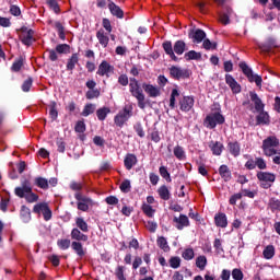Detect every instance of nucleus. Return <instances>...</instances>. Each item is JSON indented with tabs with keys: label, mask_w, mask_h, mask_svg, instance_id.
Returning <instances> with one entry per match:
<instances>
[{
	"label": "nucleus",
	"mask_w": 280,
	"mask_h": 280,
	"mask_svg": "<svg viewBox=\"0 0 280 280\" xmlns=\"http://www.w3.org/2000/svg\"><path fill=\"white\" fill-rule=\"evenodd\" d=\"M249 97L255 105L256 113H258L256 116V126H270V115L268 112L264 110L266 104L261 102V98L256 92H249Z\"/></svg>",
	"instance_id": "obj_1"
},
{
	"label": "nucleus",
	"mask_w": 280,
	"mask_h": 280,
	"mask_svg": "<svg viewBox=\"0 0 280 280\" xmlns=\"http://www.w3.org/2000/svg\"><path fill=\"white\" fill-rule=\"evenodd\" d=\"M14 194L18 198H24L30 205L38 202V195L32 190V182L24 179L21 186L14 188Z\"/></svg>",
	"instance_id": "obj_2"
},
{
	"label": "nucleus",
	"mask_w": 280,
	"mask_h": 280,
	"mask_svg": "<svg viewBox=\"0 0 280 280\" xmlns=\"http://www.w3.org/2000/svg\"><path fill=\"white\" fill-rule=\"evenodd\" d=\"M262 152L265 156H275V154H278V151L276 148H279V140L275 136H270L267 139L262 141Z\"/></svg>",
	"instance_id": "obj_3"
},
{
	"label": "nucleus",
	"mask_w": 280,
	"mask_h": 280,
	"mask_svg": "<svg viewBox=\"0 0 280 280\" xmlns=\"http://www.w3.org/2000/svg\"><path fill=\"white\" fill-rule=\"evenodd\" d=\"M132 105H125L122 110L118 112V114L114 117L115 126H117V128H121L130 119V117H132Z\"/></svg>",
	"instance_id": "obj_4"
},
{
	"label": "nucleus",
	"mask_w": 280,
	"mask_h": 280,
	"mask_svg": "<svg viewBox=\"0 0 280 280\" xmlns=\"http://www.w3.org/2000/svg\"><path fill=\"white\" fill-rule=\"evenodd\" d=\"M224 121H226L224 115H222L220 112H214L206 116L203 124L206 128L213 130L217 126H222Z\"/></svg>",
	"instance_id": "obj_5"
},
{
	"label": "nucleus",
	"mask_w": 280,
	"mask_h": 280,
	"mask_svg": "<svg viewBox=\"0 0 280 280\" xmlns=\"http://www.w3.org/2000/svg\"><path fill=\"white\" fill-rule=\"evenodd\" d=\"M238 67L244 75L247 78L248 82H255L256 86L261 88V82H264V79H261V75L259 74H254L253 69L248 67V63H246V61H241L238 63Z\"/></svg>",
	"instance_id": "obj_6"
},
{
	"label": "nucleus",
	"mask_w": 280,
	"mask_h": 280,
	"mask_svg": "<svg viewBox=\"0 0 280 280\" xmlns=\"http://www.w3.org/2000/svg\"><path fill=\"white\" fill-rule=\"evenodd\" d=\"M256 178L259 180L262 189H270L272 183L277 180V175H275V173L259 171L256 174Z\"/></svg>",
	"instance_id": "obj_7"
},
{
	"label": "nucleus",
	"mask_w": 280,
	"mask_h": 280,
	"mask_svg": "<svg viewBox=\"0 0 280 280\" xmlns=\"http://www.w3.org/2000/svg\"><path fill=\"white\" fill-rule=\"evenodd\" d=\"M129 92L131 93L132 97H136L138 102V107H140L141 110H145V94H143L141 85H139V83L129 85Z\"/></svg>",
	"instance_id": "obj_8"
},
{
	"label": "nucleus",
	"mask_w": 280,
	"mask_h": 280,
	"mask_svg": "<svg viewBox=\"0 0 280 280\" xmlns=\"http://www.w3.org/2000/svg\"><path fill=\"white\" fill-rule=\"evenodd\" d=\"M20 32H22V34L20 35V40L26 47H32V45L36 43V38H34V34H35L34 30L27 28L26 26H22L20 28Z\"/></svg>",
	"instance_id": "obj_9"
},
{
	"label": "nucleus",
	"mask_w": 280,
	"mask_h": 280,
	"mask_svg": "<svg viewBox=\"0 0 280 280\" xmlns=\"http://www.w3.org/2000/svg\"><path fill=\"white\" fill-rule=\"evenodd\" d=\"M74 198L75 200H78L77 209L79 211L86 212L89 211V207H93L95 205V202H93V199H91L90 197L83 196L80 192H75Z\"/></svg>",
	"instance_id": "obj_10"
},
{
	"label": "nucleus",
	"mask_w": 280,
	"mask_h": 280,
	"mask_svg": "<svg viewBox=\"0 0 280 280\" xmlns=\"http://www.w3.org/2000/svg\"><path fill=\"white\" fill-rule=\"evenodd\" d=\"M33 213H38V215L42 213L45 222H49L52 218L51 208H49V203L47 202H39L35 205L33 207Z\"/></svg>",
	"instance_id": "obj_11"
},
{
	"label": "nucleus",
	"mask_w": 280,
	"mask_h": 280,
	"mask_svg": "<svg viewBox=\"0 0 280 280\" xmlns=\"http://www.w3.org/2000/svg\"><path fill=\"white\" fill-rule=\"evenodd\" d=\"M170 75L173 78V80H187L189 75H191V72H189V69H183L180 67L172 66L170 69Z\"/></svg>",
	"instance_id": "obj_12"
},
{
	"label": "nucleus",
	"mask_w": 280,
	"mask_h": 280,
	"mask_svg": "<svg viewBox=\"0 0 280 280\" xmlns=\"http://www.w3.org/2000/svg\"><path fill=\"white\" fill-rule=\"evenodd\" d=\"M110 73H115V67L109 65L108 61L103 60L98 66L96 74L101 75V78H104V75L110 78Z\"/></svg>",
	"instance_id": "obj_13"
},
{
	"label": "nucleus",
	"mask_w": 280,
	"mask_h": 280,
	"mask_svg": "<svg viewBox=\"0 0 280 280\" xmlns=\"http://www.w3.org/2000/svg\"><path fill=\"white\" fill-rule=\"evenodd\" d=\"M194 104H196L194 96H184L179 100V110H182V113H189V110L194 108Z\"/></svg>",
	"instance_id": "obj_14"
},
{
	"label": "nucleus",
	"mask_w": 280,
	"mask_h": 280,
	"mask_svg": "<svg viewBox=\"0 0 280 280\" xmlns=\"http://www.w3.org/2000/svg\"><path fill=\"white\" fill-rule=\"evenodd\" d=\"M188 38H190L192 43H197V45H199V43H202V40L207 38V33H205L201 28L190 30L188 33Z\"/></svg>",
	"instance_id": "obj_15"
},
{
	"label": "nucleus",
	"mask_w": 280,
	"mask_h": 280,
	"mask_svg": "<svg viewBox=\"0 0 280 280\" xmlns=\"http://www.w3.org/2000/svg\"><path fill=\"white\" fill-rule=\"evenodd\" d=\"M225 84L230 86L232 93H234L235 95H237V93H242V85H240V83L236 82L233 75L225 74Z\"/></svg>",
	"instance_id": "obj_16"
},
{
	"label": "nucleus",
	"mask_w": 280,
	"mask_h": 280,
	"mask_svg": "<svg viewBox=\"0 0 280 280\" xmlns=\"http://www.w3.org/2000/svg\"><path fill=\"white\" fill-rule=\"evenodd\" d=\"M173 222L177 231H183V229L189 226V218L186 214H179V217H174Z\"/></svg>",
	"instance_id": "obj_17"
},
{
	"label": "nucleus",
	"mask_w": 280,
	"mask_h": 280,
	"mask_svg": "<svg viewBox=\"0 0 280 280\" xmlns=\"http://www.w3.org/2000/svg\"><path fill=\"white\" fill-rule=\"evenodd\" d=\"M108 4L107 8L115 19H124V11L117 5L113 0H107Z\"/></svg>",
	"instance_id": "obj_18"
},
{
	"label": "nucleus",
	"mask_w": 280,
	"mask_h": 280,
	"mask_svg": "<svg viewBox=\"0 0 280 280\" xmlns=\"http://www.w3.org/2000/svg\"><path fill=\"white\" fill-rule=\"evenodd\" d=\"M142 89L144 93L149 95V97H161V89H159L158 86H154L150 83H143Z\"/></svg>",
	"instance_id": "obj_19"
},
{
	"label": "nucleus",
	"mask_w": 280,
	"mask_h": 280,
	"mask_svg": "<svg viewBox=\"0 0 280 280\" xmlns=\"http://www.w3.org/2000/svg\"><path fill=\"white\" fill-rule=\"evenodd\" d=\"M139 163V160L137 159V155L135 153H127L124 159V166L128 172L132 170L135 165Z\"/></svg>",
	"instance_id": "obj_20"
},
{
	"label": "nucleus",
	"mask_w": 280,
	"mask_h": 280,
	"mask_svg": "<svg viewBox=\"0 0 280 280\" xmlns=\"http://www.w3.org/2000/svg\"><path fill=\"white\" fill-rule=\"evenodd\" d=\"M277 47V39L272 37L267 38L266 43L259 45V49L265 54H270V51Z\"/></svg>",
	"instance_id": "obj_21"
},
{
	"label": "nucleus",
	"mask_w": 280,
	"mask_h": 280,
	"mask_svg": "<svg viewBox=\"0 0 280 280\" xmlns=\"http://www.w3.org/2000/svg\"><path fill=\"white\" fill-rule=\"evenodd\" d=\"M214 224L219 226V229H226L229 226V219H226V214L223 212H219L214 215Z\"/></svg>",
	"instance_id": "obj_22"
},
{
	"label": "nucleus",
	"mask_w": 280,
	"mask_h": 280,
	"mask_svg": "<svg viewBox=\"0 0 280 280\" xmlns=\"http://www.w3.org/2000/svg\"><path fill=\"white\" fill-rule=\"evenodd\" d=\"M162 47L165 51L166 56H170L171 60L174 62H178V58L176 57V54H174V46H172L171 40H166L162 44Z\"/></svg>",
	"instance_id": "obj_23"
},
{
	"label": "nucleus",
	"mask_w": 280,
	"mask_h": 280,
	"mask_svg": "<svg viewBox=\"0 0 280 280\" xmlns=\"http://www.w3.org/2000/svg\"><path fill=\"white\" fill-rule=\"evenodd\" d=\"M48 25H52L57 30L60 40H67V34H65V26L61 22H54L52 20L47 21Z\"/></svg>",
	"instance_id": "obj_24"
},
{
	"label": "nucleus",
	"mask_w": 280,
	"mask_h": 280,
	"mask_svg": "<svg viewBox=\"0 0 280 280\" xmlns=\"http://www.w3.org/2000/svg\"><path fill=\"white\" fill-rule=\"evenodd\" d=\"M219 176L224 180V183H229L231 178H233V175L231 173V168L226 164H222L219 167Z\"/></svg>",
	"instance_id": "obj_25"
},
{
	"label": "nucleus",
	"mask_w": 280,
	"mask_h": 280,
	"mask_svg": "<svg viewBox=\"0 0 280 280\" xmlns=\"http://www.w3.org/2000/svg\"><path fill=\"white\" fill-rule=\"evenodd\" d=\"M96 38H97L100 45H102V47H104V49H106V47H108V43L110 42V38L108 37V35H106V32L104 31V28H100L96 32Z\"/></svg>",
	"instance_id": "obj_26"
},
{
	"label": "nucleus",
	"mask_w": 280,
	"mask_h": 280,
	"mask_svg": "<svg viewBox=\"0 0 280 280\" xmlns=\"http://www.w3.org/2000/svg\"><path fill=\"white\" fill-rule=\"evenodd\" d=\"M70 235L71 240H75L74 242H89V235L81 233L78 228H73Z\"/></svg>",
	"instance_id": "obj_27"
},
{
	"label": "nucleus",
	"mask_w": 280,
	"mask_h": 280,
	"mask_svg": "<svg viewBox=\"0 0 280 280\" xmlns=\"http://www.w3.org/2000/svg\"><path fill=\"white\" fill-rule=\"evenodd\" d=\"M80 62V54L73 52L70 58H68L66 69L67 71H73L75 69V65Z\"/></svg>",
	"instance_id": "obj_28"
},
{
	"label": "nucleus",
	"mask_w": 280,
	"mask_h": 280,
	"mask_svg": "<svg viewBox=\"0 0 280 280\" xmlns=\"http://www.w3.org/2000/svg\"><path fill=\"white\" fill-rule=\"evenodd\" d=\"M209 148L214 156H220L224 150V144L220 141H210Z\"/></svg>",
	"instance_id": "obj_29"
},
{
	"label": "nucleus",
	"mask_w": 280,
	"mask_h": 280,
	"mask_svg": "<svg viewBox=\"0 0 280 280\" xmlns=\"http://www.w3.org/2000/svg\"><path fill=\"white\" fill-rule=\"evenodd\" d=\"M173 51L177 56H183V54H185V51H187V44L185 43V40H183V39L176 40L173 46Z\"/></svg>",
	"instance_id": "obj_30"
},
{
	"label": "nucleus",
	"mask_w": 280,
	"mask_h": 280,
	"mask_svg": "<svg viewBox=\"0 0 280 280\" xmlns=\"http://www.w3.org/2000/svg\"><path fill=\"white\" fill-rule=\"evenodd\" d=\"M228 150L230 152V154H232V156H240L241 152H242V145L237 142H229L228 143Z\"/></svg>",
	"instance_id": "obj_31"
},
{
	"label": "nucleus",
	"mask_w": 280,
	"mask_h": 280,
	"mask_svg": "<svg viewBox=\"0 0 280 280\" xmlns=\"http://www.w3.org/2000/svg\"><path fill=\"white\" fill-rule=\"evenodd\" d=\"M71 248L72 250H74V253L78 255V257H84V255H86V250H84V246L78 242V241H73L71 243Z\"/></svg>",
	"instance_id": "obj_32"
},
{
	"label": "nucleus",
	"mask_w": 280,
	"mask_h": 280,
	"mask_svg": "<svg viewBox=\"0 0 280 280\" xmlns=\"http://www.w3.org/2000/svg\"><path fill=\"white\" fill-rule=\"evenodd\" d=\"M158 194L161 200L167 201L170 198H172V192H170V188H167L165 185L159 187Z\"/></svg>",
	"instance_id": "obj_33"
},
{
	"label": "nucleus",
	"mask_w": 280,
	"mask_h": 280,
	"mask_svg": "<svg viewBox=\"0 0 280 280\" xmlns=\"http://www.w3.org/2000/svg\"><path fill=\"white\" fill-rule=\"evenodd\" d=\"M20 218L25 223H27V222H30V220H32V211L27 208V206L21 207Z\"/></svg>",
	"instance_id": "obj_34"
},
{
	"label": "nucleus",
	"mask_w": 280,
	"mask_h": 280,
	"mask_svg": "<svg viewBox=\"0 0 280 280\" xmlns=\"http://www.w3.org/2000/svg\"><path fill=\"white\" fill-rule=\"evenodd\" d=\"M35 187H38L39 189L47 190L49 189V180L45 177H35L34 179Z\"/></svg>",
	"instance_id": "obj_35"
},
{
	"label": "nucleus",
	"mask_w": 280,
	"mask_h": 280,
	"mask_svg": "<svg viewBox=\"0 0 280 280\" xmlns=\"http://www.w3.org/2000/svg\"><path fill=\"white\" fill-rule=\"evenodd\" d=\"M108 115H110V107H101L96 110V117L98 119V121H104L106 119V117H108Z\"/></svg>",
	"instance_id": "obj_36"
},
{
	"label": "nucleus",
	"mask_w": 280,
	"mask_h": 280,
	"mask_svg": "<svg viewBox=\"0 0 280 280\" xmlns=\"http://www.w3.org/2000/svg\"><path fill=\"white\" fill-rule=\"evenodd\" d=\"M184 58L187 62H189V60H202V54L196 50H190L185 52Z\"/></svg>",
	"instance_id": "obj_37"
},
{
	"label": "nucleus",
	"mask_w": 280,
	"mask_h": 280,
	"mask_svg": "<svg viewBox=\"0 0 280 280\" xmlns=\"http://www.w3.org/2000/svg\"><path fill=\"white\" fill-rule=\"evenodd\" d=\"M77 229L82 231V233H89V223L84 221V218L78 217L75 219Z\"/></svg>",
	"instance_id": "obj_38"
},
{
	"label": "nucleus",
	"mask_w": 280,
	"mask_h": 280,
	"mask_svg": "<svg viewBox=\"0 0 280 280\" xmlns=\"http://www.w3.org/2000/svg\"><path fill=\"white\" fill-rule=\"evenodd\" d=\"M173 154L178 161H185V159H187V155H185V149L178 144L173 149Z\"/></svg>",
	"instance_id": "obj_39"
},
{
	"label": "nucleus",
	"mask_w": 280,
	"mask_h": 280,
	"mask_svg": "<svg viewBox=\"0 0 280 280\" xmlns=\"http://www.w3.org/2000/svg\"><path fill=\"white\" fill-rule=\"evenodd\" d=\"M49 117L51 121H56L58 119V107H57L56 101L50 102Z\"/></svg>",
	"instance_id": "obj_40"
},
{
	"label": "nucleus",
	"mask_w": 280,
	"mask_h": 280,
	"mask_svg": "<svg viewBox=\"0 0 280 280\" xmlns=\"http://www.w3.org/2000/svg\"><path fill=\"white\" fill-rule=\"evenodd\" d=\"M23 65H24V59L23 57H19L18 59L14 60V62L11 66V71H13V73H19V71H21V69H23Z\"/></svg>",
	"instance_id": "obj_41"
},
{
	"label": "nucleus",
	"mask_w": 280,
	"mask_h": 280,
	"mask_svg": "<svg viewBox=\"0 0 280 280\" xmlns=\"http://www.w3.org/2000/svg\"><path fill=\"white\" fill-rule=\"evenodd\" d=\"M71 240L69 238H59L57 241V246L60 248V250H68V248L71 247Z\"/></svg>",
	"instance_id": "obj_42"
},
{
	"label": "nucleus",
	"mask_w": 280,
	"mask_h": 280,
	"mask_svg": "<svg viewBox=\"0 0 280 280\" xmlns=\"http://www.w3.org/2000/svg\"><path fill=\"white\" fill-rule=\"evenodd\" d=\"M176 97H180V92L177 89H173L170 97V108H176Z\"/></svg>",
	"instance_id": "obj_43"
},
{
	"label": "nucleus",
	"mask_w": 280,
	"mask_h": 280,
	"mask_svg": "<svg viewBox=\"0 0 280 280\" xmlns=\"http://www.w3.org/2000/svg\"><path fill=\"white\" fill-rule=\"evenodd\" d=\"M95 113V105L93 103H89L84 106L81 115L82 117H89V115H93Z\"/></svg>",
	"instance_id": "obj_44"
},
{
	"label": "nucleus",
	"mask_w": 280,
	"mask_h": 280,
	"mask_svg": "<svg viewBox=\"0 0 280 280\" xmlns=\"http://www.w3.org/2000/svg\"><path fill=\"white\" fill-rule=\"evenodd\" d=\"M142 211L148 218H154V213H156V210H154V208H152V206L149 203L142 205Z\"/></svg>",
	"instance_id": "obj_45"
},
{
	"label": "nucleus",
	"mask_w": 280,
	"mask_h": 280,
	"mask_svg": "<svg viewBox=\"0 0 280 280\" xmlns=\"http://www.w3.org/2000/svg\"><path fill=\"white\" fill-rule=\"evenodd\" d=\"M262 255H264L265 259H272L275 257V246L268 245L264 249Z\"/></svg>",
	"instance_id": "obj_46"
},
{
	"label": "nucleus",
	"mask_w": 280,
	"mask_h": 280,
	"mask_svg": "<svg viewBox=\"0 0 280 280\" xmlns=\"http://www.w3.org/2000/svg\"><path fill=\"white\" fill-rule=\"evenodd\" d=\"M126 272V267L125 266H117L115 269V277L118 280H126V276L124 275Z\"/></svg>",
	"instance_id": "obj_47"
},
{
	"label": "nucleus",
	"mask_w": 280,
	"mask_h": 280,
	"mask_svg": "<svg viewBox=\"0 0 280 280\" xmlns=\"http://www.w3.org/2000/svg\"><path fill=\"white\" fill-rule=\"evenodd\" d=\"M159 173L166 183H172V176L170 175V171H167L166 166H160Z\"/></svg>",
	"instance_id": "obj_48"
},
{
	"label": "nucleus",
	"mask_w": 280,
	"mask_h": 280,
	"mask_svg": "<svg viewBox=\"0 0 280 280\" xmlns=\"http://www.w3.org/2000/svg\"><path fill=\"white\" fill-rule=\"evenodd\" d=\"M158 246L159 248L164 250V253H167V250H170V245H167V238H165V236H160L158 238Z\"/></svg>",
	"instance_id": "obj_49"
},
{
	"label": "nucleus",
	"mask_w": 280,
	"mask_h": 280,
	"mask_svg": "<svg viewBox=\"0 0 280 280\" xmlns=\"http://www.w3.org/2000/svg\"><path fill=\"white\" fill-rule=\"evenodd\" d=\"M202 47L207 51H209L211 49H218V43L211 42L209 38H205L203 43H202Z\"/></svg>",
	"instance_id": "obj_50"
},
{
	"label": "nucleus",
	"mask_w": 280,
	"mask_h": 280,
	"mask_svg": "<svg viewBox=\"0 0 280 280\" xmlns=\"http://www.w3.org/2000/svg\"><path fill=\"white\" fill-rule=\"evenodd\" d=\"M34 84V79L32 77H28L22 84V91L23 93H30V90L32 89V85Z\"/></svg>",
	"instance_id": "obj_51"
},
{
	"label": "nucleus",
	"mask_w": 280,
	"mask_h": 280,
	"mask_svg": "<svg viewBox=\"0 0 280 280\" xmlns=\"http://www.w3.org/2000/svg\"><path fill=\"white\" fill-rule=\"evenodd\" d=\"M196 266L199 270H205L207 268V256H198L196 258Z\"/></svg>",
	"instance_id": "obj_52"
},
{
	"label": "nucleus",
	"mask_w": 280,
	"mask_h": 280,
	"mask_svg": "<svg viewBox=\"0 0 280 280\" xmlns=\"http://www.w3.org/2000/svg\"><path fill=\"white\" fill-rule=\"evenodd\" d=\"M183 259L186 261H191L194 257H196V254L194 253V248H186L182 254Z\"/></svg>",
	"instance_id": "obj_53"
},
{
	"label": "nucleus",
	"mask_w": 280,
	"mask_h": 280,
	"mask_svg": "<svg viewBox=\"0 0 280 280\" xmlns=\"http://www.w3.org/2000/svg\"><path fill=\"white\" fill-rule=\"evenodd\" d=\"M74 132H78L79 135H83V132H86V124H84V120H78L74 126Z\"/></svg>",
	"instance_id": "obj_54"
},
{
	"label": "nucleus",
	"mask_w": 280,
	"mask_h": 280,
	"mask_svg": "<svg viewBox=\"0 0 280 280\" xmlns=\"http://www.w3.org/2000/svg\"><path fill=\"white\" fill-rule=\"evenodd\" d=\"M120 191L122 194H130V189H132V186L130 185V179H125L120 186H119Z\"/></svg>",
	"instance_id": "obj_55"
},
{
	"label": "nucleus",
	"mask_w": 280,
	"mask_h": 280,
	"mask_svg": "<svg viewBox=\"0 0 280 280\" xmlns=\"http://www.w3.org/2000/svg\"><path fill=\"white\" fill-rule=\"evenodd\" d=\"M133 130L140 137V139H143L145 137V131L143 130V125L141 122H136L133 125Z\"/></svg>",
	"instance_id": "obj_56"
},
{
	"label": "nucleus",
	"mask_w": 280,
	"mask_h": 280,
	"mask_svg": "<svg viewBox=\"0 0 280 280\" xmlns=\"http://www.w3.org/2000/svg\"><path fill=\"white\" fill-rule=\"evenodd\" d=\"M57 54H69L71 51V46L69 44H59L56 46Z\"/></svg>",
	"instance_id": "obj_57"
},
{
	"label": "nucleus",
	"mask_w": 280,
	"mask_h": 280,
	"mask_svg": "<svg viewBox=\"0 0 280 280\" xmlns=\"http://www.w3.org/2000/svg\"><path fill=\"white\" fill-rule=\"evenodd\" d=\"M170 267L176 270L177 268H180V257L173 256L168 260Z\"/></svg>",
	"instance_id": "obj_58"
},
{
	"label": "nucleus",
	"mask_w": 280,
	"mask_h": 280,
	"mask_svg": "<svg viewBox=\"0 0 280 280\" xmlns=\"http://www.w3.org/2000/svg\"><path fill=\"white\" fill-rule=\"evenodd\" d=\"M85 97H86V100H95V98L100 97V90H97V89L89 90L85 93Z\"/></svg>",
	"instance_id": "obj_59"
},
{
	"label": "nucleus",
	"mask_w": 280,
	"mask_h": 280,
	"mask_svg": "<svg viewBox=\"0 0 280 280\" xmlns=\"http://www.w3.org/2000/svg\"><path fill=\"white\" fill-rule=\"evenodd\" d=\"M48 5L50 10L55 12V14H60V5L58 4V1L56 0H48Z\"/></svg>",
	"instance_id": "obj_60"
},
{
	"label": "nucleus",
	"mask_w": 280,
	"mask_h": 280,
	"mask_svg": "<svg viewBox=\"0 0 280 280\" xmlns=\"http://www.w3.org/2000/svg\"><path fill=\"white\" fill-rule=\"evenodd\" d=\"M94 145H97V148H104L106 145V140L102 138V136H95L93 138Z\"/></svg>",
	"instance_id": "obj_61"
},
{
	"label": "nucleus",
	"mask_w": 280,
	"mask_h": 280,
	"mask_svg": "<svg viewBox=\"0 0 280 280\" xmlns=\"http://www.w3.org/2000/svg\"><path fill=\"white\" fill-rule=\"evenodd\" d=\"M102 25L108 34H110V32H113V25L110 24V20L108 18L103 19Z\"/></svg>",
	"instance_id": "obj_62"
},
{
	"label": "nucleus",
	"mask_w": 280,
	"mask_h": 280,
	"mask_svg": "<svg viewBox=\"0 0 280 280\" xmlns=\"http://www.w3.org/2000/svg\"><path fill=\"white\" fill-rule=\"evenodd\" d=\"M232 278L234 280H244V272L241 271V269H233L232 270Z\"/></svg>",
	"instance_id": "obj_63"
},
{
	"label": "nucleus",
	"mask_w": 280,
	"mask_h": 280,
	"mask_svg": "<svg viewBox=\"0 0 280 280\" xmlns=\"http://www.w3.org/2000/svg\"><path fill=\"white\" fill-rule=\"evenodd\" d=\"M256 167H258V170H266L268 167L266 160H264V158H256Z\"/></svg>",
	"instance_id": "obj_64"
}]
</instances>
